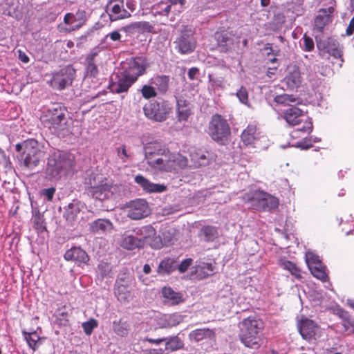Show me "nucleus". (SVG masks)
Wrapping results in <instances>:
<instances>
[{"label":"nucleus","instance_id":"obj_1","mask_svg":"<svg viewBox=\"0 0 354 354\" xmlns=\"http://www.w3.org/2000/svg\"><path fill=\"white\" fill-rule=\"evenodd\" d=\"M75 165V156L66 151L56 149L50 150L46 173L53 180H58Z\"/></svg>","mask_w":354,"mask_h":354},{"label":"nucleus","instance_id":"obj_2","mask_svg":"<svg viewBox=\"0 0 354 354\" xmlns=\"http://www.w3.org/2000/svg\"><path fill=\"white\" fill-rule=\"evenodd\" d=\"M16 151L19 153V158L24 166L33 169L39 165L45 153L41 149L40 145L35 139H28L15 146Z\"/></svg>","mask_w":354,"mask_h":354},{"label":"nucleus","instance_id":"obj_3","mask_svg":"<svg viewBox=\"0 0 354 354\" xmlns=\"http://www.w3.org/2000/svg\"><path fill=\"white\" fill-rule=\"evenodd\" d=\"M239 328L241 342L247 347L258 348L261 340L260 333L264 328V323L262 320L249 317L239 324Z\"/></svg>","mask_w":354,"mask_h":354},{"label":"nucleus","instance_id":"obj_4","mask_svg":"<svg viewBox=\"0 0 354 354\" xmlns=\"http://www.w3.org/2000/svg\"><path fill=\"white\" fill-rule=\"evenodd\" d=\"M155 234V230L151 225L136 227L126 230L122 235L120 245L128 250L144 247L145 241Z\"/></svg>","mask_w":354,"mask_h":354},{"label":"nucleus","instance_id":"obj_5","mask_svg":"<svg viewBox=\"0 0 354 354\" xmlns=\"http://www.w3.org/2000/svg\"><path fill=\"white\" fill-rule=\"evenodd\" d=\"M197 45L196 38L191 28L183 26L178 30L173 41L175 51L181 55H189L194 52Z\"/></svg>","mask_w":354,"mask_h":354},{"label":"nucleus","instance_id":"obj_6","mask_svg":"<svg viewBox=\"0 0 354 354\" xmlns=\"http://www.w3.org/2000/svg\"><path fill=\"white\" fill-rule=\"evenodd\" d=\"M46 119L44 121L46 127L54 129L55 131L64 130L68 122V111L64 106L56 103L48 108Z\"/></svg>","mask_w":354,"mask_h":354},{"label":"nucleus","instance_id":"obj_7","mask_svg":"<svg viewBox=\"0 0 354 354\" xmlns=\"http://www.w3.org/2000/svg\"><path fill=\"white\" fill-rule=\"evenodd\" d=\"M209 131L212 138L221 145L226 144L231 135L230 128L227 120L219 114L212 115Z\"/></svg>","mask_w":354,"mask_h":354},{"label":"nucleus","instance_id":"obj_8","mask_svg":"<svg viewBox=\"0 0 354 354\" xmlns=\"http://www.w3.org/2000/svg\"><path fill=\"white\" fill-rule=\"evenodd\" d=\"M284 118L289 124L299 126L295 131L310 132L313 129L311 120L303 113V111L295 106L286 111Z\"/></svg>","mask_w":354,"mask_h":354},{"label":"nucleus","instance_id":"obj_9","mask_svg":"<svg viewBox=\"0 0 354 354\" xmlns=\"http://www.w3.org/2000/svg\"><path fill=\"white\" fill-rule=\"evenodd\" d=\"M75 77V70L69 65L53 73L50 84L55 89L63 90L71 85Z\"/></svg>","mask_w":354,"mask_h":354},{"label":"nucleus","instance_id":"obj_10","mask_svg":"<svg viewBox=\"0 0 354 354\" xmlns=\"http://www.w3.org/2000/svg\"><path fill=\"white\" fill-rule=\"evenodd\" d=\"M145 116L156 122H162L167 118L170 108L165 102H153L143 107Z\"/></svg>","mask_w":354,"mask_h":354},{"label":"nucleus","instance_id":"obj_11","mask_svg":"<svg viewBox=\"0 0 354 354\" xmlns=\"http://www.w3.org/2000/svg\"><path fill=\"white\" fill-rule=\"evenodd\" d=\"M127 67L123 72L136 82L138 77L142 75L147 67V60L143 57L131 58L127 62Z\"/></svg>","mask_w":354,"mask_h":354},{"label":"nucleus","instance_id":"obj_12","mask_svg":"<svg viewBox=\"0 0 354 354\" xmlns=\"http://www.w3.org/2000/svg\"><path fill=\"white\" fill-rule=\"evenodd\" d=\"M149 214L148 203L144 199L132 201L127 206V216L132 220H140Z\"/></svg>","mask_w":354,"mask_h":354},{"label":"nucleus","instance_id":"obj_13","mask_svg":"<svg viewBox=\"0 0 354 354\" xmlns=\"http://www.w3.org/2000/svg\"><path fill=\"white\" fill-rule=\"evenodd\" d=\"M215 39L217 41L218 48L221 53H228L232 50L234 44L238 39L232 33L226 30L216 32L214 35Z\"/></svg>","mask_w":354,"mask_h":354},{"label":"nucleus","instance_id":"obj_14","mask_svg":"<svg viewBox=\"0 0 354 354\" xmlns=\"http://www.w3.org/2000/svg\"><path fill=\"white\" fill-rule=\"evenodd\" d=\"M298 327L302 337L308 341L316 339L319 336V326L311 319H302L299 322Z\"/></svg>","mask_w":354,"mask_h":354},{"label":"nucleus","instance_id":"obj_15","mask_svg":"<svg viewBox=\"0 0 354 354\" xmlns=\"http://www.w3.org/2000/svg\"><path fill=\"white\" fill-rule=\"evenodd\" d=\"M190 167H205L214 160L212 153L203 149H193L189 152Z\"/></svg>","mask_w":354,"mask_h":354},{"label":"nucleus","instance_id":"obj_16","mask_svg":"<svg viewBox=\"0 0 354 354\" xmlns=\"http://www.w3.org/2000/svg\"><path fill=\"white\" fill-rule=\"evenodd\" d=\"M116 81L109 84V89L113 93H127L129 88L136 82L123 71L116 76Z\"/></svg>","mask_w":354,"mask_h":354},{"label":"nucleus","instance_id":"obj_17","mask_svg":"<svg viewBox=\"0 0 354 354\" xmlns=\"http://www.w3.org/2000/svg\"><path fill=\"white\" fill-rule=\"evenodd\" d=\"M112 189V185L107 183H102L97 185L91 184L88 187V193L93 198L102 201L112 196L113 194Z\"/></svg>","mask_w":354,"mask_h":354},{"label":"nucleus","instance_id":"obj_18","mask_svg":"<svg viewBox=\"0 0 354 354\" xmlns=\"http://www.w3.org/2000/svg\"><path fill=\"white\" fill-rule=\"evenodd\" d=\"M64 257L66 261H73L79 266L87 265L90 260L86 252L80 247H73L66 250Z\"/></svg>","mask_w":354,"mask_h":354},{"label":"nucleus","instance_id":"obj_19","mask_svg":"<svg viewBox=\"0 0 354 354\" xmlns=\"http://www.w3.org/2000/svg\"><path fill=\"white\" fill-rule=\"evenodd\" d=\"M243 199L253 209L264 210L266 208V192L263 191L256 190L245 194Z\"/></svg>","mask_w":354,"mask_h":354},{"label":"nucleus","instance_id":"obj_20","mask_svg":"<svg viewBox=\"0 0 354 354\" xmlns=\"http://www.w3.org/2000/svg\"><path fill=\"white\" fill-rule=\"evenodd\" d=\"M189 339L192 342L206 341L212 344L216 342V333L214 329L208 328H198L189 333Z\"/></svg>","mask_w":354,"mask_h":354},{"label":"nucleus","instance_id":"obj_21","mask_svg":"<svg viewBox=\"0 0 354 354\" xmlns=\"http://www.w3.org/2000/svg\"><path fill=\"white\" fill-rule=\"evenodd\" d=\"M145 158L146 160L165 156L169 149L162 143L151 142L144 146Z\"/></svg>","mask_w":354,"mask_h":354},{"label":"nucleus","instance_id":"obj_22","mask_svg":"<svg viewBox=\"0 0 354 354\" xmlns=\"http://www.w3.org/2000/svg\"><path fill=\"white\" fill-rule=\"evenodd\" d=\"M268 46L269 44H267V65H273V68H267V77H271V75H277L279 66L278 57L281 56V53L279 49H273Z\"/></svg>","mask_w":354,"mask_h":354},{"label":"nucleus","instance_id":"obj_23","mask_svg":"<svg viewBox=\"0 0 354 354\" xmlns=\"http://www.w3.org/2000/svg\"><path fill=\"white\" fill-rule=\"evenodd\" d=\"M285 81L290 89L298 88L302 82L299 68L296 65H290L287 68Z\"/></svg>","mask_w":354,"mask_h":354},{"label":"nucleus","instance_id":"obj_24","mask_svg":"<svg viewBox=\"0 0 354 354\" xmlns=\"http://www.w3.org/2000/svg\"><path fill=\"white\" fill-rule=\"evenodd\" d=\"M335 9L333 6L322 8L315 19V26L319 31H322L324 26L332 21L333 13Z\"/></svg>","mask_w":354,"mask_h":354},{"label":"nucleus","instance_id":"obj_25","mask_svg":"<svg viewBox=\"0 0 354 354\" xmlns=\"http://www.w3.org/2000/svg\"><path fill=\"white\" fill-rule=\"evenodd\" d=\"M135 182L146 192L162 193L167 190V186L164 184L153 183L141 175L135 177Z\"/></svg>","mask_w":354,"mask_h":354},{"label":"nucleus","instance_id":"obj_26","mask_svg":"<svg viewBox=\"0 0 354 354\" xmlns=\"http://www.w3.org/2000/svg\"><path fill=\"white\" fill-rule=\"evenodd\" d=\"M317 47L325 48L331 56L337 59H341V62H343L342 50L339 44L335 39L328 38L324 41H319L317 42Z\"/></svg>","mask_w":354,"mask_h":354},{"label":"nucleus","instance_id":"obj_27","mask_svg":"<svg viewBox=\"0 0 354 354\" xmlns=\"http://www.w3.org/2000/svg\"><path fill=\"white\" fill-rule=\"evenodd\" d=\"M147 163L156 171L167 172L172 171V166L168 153H166L165 156L147 160Z\"/></svg>","mask_w":354,"mask_h":354},{"label":"nucleus","instance_id":"obj_28","mask_svg":"<svg viewBox=\"0 0 354 354\" xmlns=\"http://www.w3.org/2000/svg\"><path fill=\"white\" fill-rule=\"evenodd\" d=\"M84 204L80 201L73 200L65 208L64 217L71 224L77 219L80 212L84 208Z\"/></svg>","mask_w":354,"mask_h":354},{"label":"nucleus","instance_id":"obj_29","mask_svg":"<svg viewBox=\"0 0 354 354\" xmlns=\"http://www.w3.org/2000/svg\"><path fill=\"white\" fill-rule=\"evenodd\" d=\"M123 7L124 6H120V4L118 3H113L111 6H107L109 18L111 21L131 17V14Z\"/></svg>","mask_w":354,"mask_h":354},{"label":"nucleus","instance_id":"obj_30","mask_svg":"<svg viewBox=\"0 0 354 354\" xmlns=\"http://www.w3.org/2000/svg\"><path fill=\"white\" fill-rule=\"evenodd\" d=\"M90 231L96 234H102L112 229V223L109 219L99 218L89 224Z\"/></svg>","mask_w":354,"mask_h":354},{"label":"nucleus","instance_id":"obj_31","mask_svg":"<svg viewBox=\"0 0 354 354\" xmlns=\"http://www.w3.org/2000/svg\"><path fill=\"white\" fill-rule=\"evenodd\" d=\"M174 233L170 230H164L161 233V236H156L151 245L156 248L160 249L163 245H169L174 240Z\"/></svg>","mask_w":354,"mask_h":354},{"label":"nucleus","instance_id":"obj_32","mask_svg":"<svg viewBox=\"0 0 354 354\" xmlns=\"http://www.w3.org/2000/svg\"><path fill=\"white\" fill-rule=\"evenodd\" d=\"M177 268V261L173 258H165L160 261L158 268V274H169L174 271Z\"/></svg>","mask_w":354,"mask_h":354},{"label":"nucleus","instance_id":"obj_33","mask_svg":"<svg viewBox=\"0 0 354 354\" xmlns=\"http://www.w3.org/2000/svg\"><path fill=\"white\" fill-rule=\"evenodd\" d=\"M170 77L168 75H157L151 79V84L154 85L160 94H165L169 89Z\"/></svg>","mask_w":354,"mask_h":354},{"label":"nucleus","instance_id":"obj_34","mask_svg":"<svg viewBox=\"0 0 354 354\" xmlns=\"http://www.w3.org/2000/svg\"><path fill=\"white\" fill-rule=\"evenodd\" d=\"M165 351L172 353L184 347V342L178 335L165 337Z\"/></svg>","mask_w":354,"mask_h":354},{"label":"nucleus","instance_id":"obj_35","mask_svg":"<svg viewBox=\"0 0 354 354\" xmlns=\"http://www.w3.org/2000/svg\"><path fill=\"white\" fill-rule=\"evenodd\" d=\"M215 267L212 263L201 262L196 268L195 272L199 279H205L214 272Z\"/></svg>","mask_w":354,"mask_h":354},{"label":"nucleus","instance_id":"obj_36","mask_svg":"<svg viewBox=\"0 0 354 354\" xmlns=\"http://www.w3.org/2000/svg\"><path fill=\"white\" fill-rule=\"evenodd\" d=\"M169 161H171L172 170L183 169L188 165L187 158L180 153H168Z\"/></svg>","mask_w":354,"mask_h":354},{"label":"nucleus","instance_id":"obj_37","mask_svg":"<svg viewBox=\"0 0 354 354\" xmlns=\"http://www.w3.org/2000/svg\"><path fill=\"white\" fill-rule=\"evenodd\" d=\"M199 237L206 242H212L218 236L216 227L213 226L203 227L199 232Z\"/></svg>","mask_w":354,"mask_h":354},{"label":"nucleus","instance_id":"obj_38","mask_svg":"<svg viewBox=\"0 0 354 354\" xmlns=\"http://www.w3.org/2000/svg\"><path fill=\"white\" fill-rule=\"evenodd\" d=\"M86 21V12L77 10L75 14L66 13L64 17V22L66 25H72L75 22L85 23Z\"/></svg>","mask_w":354,"mask_h":354},{"label":"nucleus","instance_id":"obj_39","mask_svg":"<svg viewBox=\"0 0 354 354\" xmlns=\"http://www.w3.org/2000/svg\"><path fill=\"white\" fill-rule=\"evenodd\" d=\"M162 294L167 302H169L171 305H176L183 301L182 295L174 291L171 288L164 287Z\"/></svg>","mask_w":354,"mask_h":354},{"label":"nucleus","instance_id":"obj_40","mask_svg":"<svg viewBox=\"0 0 354 354\" xmlns=\"http://www.w3.org/2000/svg\"><path fill=\"white\" fill-rule=\"evenodd\" d=\"M22 333L29 347L33 351H35L41 344V338L39 336L37 332L33 331L28 333L23 330Z\"/></svg>","mask_w":354,"mask_h":354},{"label":"nucleus","instance_id":"obj_41","mask_svg":"<svg viewBox=\"0 0 354 354\" xmlns=\"http://www.w3.org/2000/svg\"><path fill=\"white\" fill-rule=\"evenodd\" d=\"M129 325L127 322L123 319L115 320L113 322V329L114 332L119 336L124 337L127 335L129 332Z\"/></svg>","mask_w":354,"mask_h":354},{"label":"nucleus","instance_id":"obj_42","mask_svg":"<svg viewBox=\"0 0 354 354\" xmlns=\"http://www.w3.org/2000/svg\"><path fill=\"white\" fill-rule=\"evenodd\" d=\"M97 53L88 55L86 58V75L90 77H96L98 74V68L94 62V58L97 56Z\"/></svg>","mask_w":354,"mask_h":354},{"label":"nucleus","instance_id":"obj_43","mask_svg":"<svg viewBox=\"0 0 354 354\" xmlns=\"http://www.w3.org/2000/svg\"><path fill=\"white\" fill-rule=\"evenodd\" d=\"M274 100L277 104L290 105V107L294 106L292 104H298L301 102L300 98L295 97L292 95H289L287 94L277 95L274 97Z\"/></svg>","mask_w":354,"mask_h":354},{"label":"nucleus","instance_id":"obj_44","mask_svg":"<svg viewBox=\"0 0 354 354\" xmlns=\"http://www.w3.org/2000/svg\"><path fill=\"white\" fill-rule=\"evenodd\" d=\"M115 295L120 301H128L130 297V292L126 285L120 284L118 281L115 288Z\"/></svg>","mask_w":354,"mask_h":354},{"label":"nucleus","instance_id":"obj_45","mask_svg":"<svg viewBox=\"0 0 354 354\" xmlns=\"http://www.w3.org/2000/svg\"><path fill=\"white\" fill-rule=\"evenodd\" d=\"M312 274L316 278L322 280V281H326L328 276L326 272V268L322 265V263H319V265L313 266L308 268Z\"/></svg>","mask_w":354,"mask_h":354},{"label":"nucleus","instance_id":"obj_46","mask_svg":"<svg viewBox=\"0 0 354 354\" xmlns=\"http://www.w3.org/2000/svg\"><path fill=\"white\" fill-rule=\"evenodd\" d=\"M171 5L172 3H169L168 0L166 1H160L153 6V10L157 15L167 16L171 10Z\"/></svg>","mask_w":354,"mask_h":354},{"label":"nucleus","instance_id":"obj_47","mask_svg":"<svg viewBox=\"0 0 354 354\" xmlns=\"http://www.w3.org/2000/svg\"><path fill=\"white\" fill-rule=\"evenodd\" d=\"M257 128L254 125H249L241 135V139L246 145L251 144L252 140L256 138Z\"/></svg>","mask_w":354,"mask_h":354},{"label":"nucleus","instance_id":"obj_48","mask_svg":"<svg viewBox=\"0 0 354 354\" xmlns=\"http://www.w3.org/2000/svg\"><path fill=\"white\" fill-rule=\"evenodd\" d=\"M33 227L38 232H42L46 230L44 215L39 211L36 212L32 216Z\"/></svg>","mask_w":354,"mask_h":354},{"label":"nucleus","instance_id":"obj_49","mask_svg":"<svg viewBox=\"0 0 354 354\" xmlns=\"http://www.w3.org/2000/svg\"><path fill=\"white\" fill-rule=\"evenodd\" d=\"M183 320L180 315L178 314H171L165 317L163 327L171 328L178 325Z\"/></svg>","mask_w":354,"mask_h":354},{"label":"nucleus","instance_id":"obj_50","mask_svg":"<svg viewBox=\"0 0 354 354\" xmlns=\"http://www.w3.org/2000/svg\"><path fill=\"white\" fill-rule=\"evenodd\" d=\"M97 272L102 279L112 277V267L109 263L100 262L97 266Z\"/></svg>","mask_w":354,"mask_h":354},{"label":"nucleus","instance_id":"obj_51","mask_svg":"<svg viewBox=\"0 0 354 354\" xmlns=\"http://www.w3.org/2000/svg\"><path fill=\"white\" fill-rule=\"evenodd\" d=\"M281 266L284 270L289 271L293 276L297 278H301L300 270L294 263L289 261H284L281 262Z\"/></svg>","mask_w":354,"mask_h":354},{"label":"nucleus","instance_id":"obj_52","mask_svg":"<svg viewBox=\"0 0 354 354\" xmlns=\"http://www.w3.org/2000/svg\"><path fill=\"white\" fill-rule=\"evenodd\" d=\"M306 262L308 268L316 265L319 266V263H322L319 257L310 251L306 253Z\"/></svg>","mask_w":354,"mask_h":354},{"label":"nucleus","instance_id":"obj_53","mask_svg":"<svg viewBox=\"0 0 354 354\" xmlns=\"http://www.w3.org/2000/svg\"><path fill=\"white\" fill-rule=\"evenodd\" d=\"M279 201L278 198L267 194V210L274 211L278 208Z\"/></svg>","mask_w":354,"mask_h":354},{"label":"nucleus","instance_id":"obj_54","mask_svg":"<svg viewBox=\"0 0 354 354\" xmlns=\"http://www.w3.org/2000/svg\"><path fill=\"white\" fill-rule=\"evenodd\" d=\"M141 93L145 99L154 97L157 95V92L156 91L155 88L149 85H144L141 89Z\"/></svg>","mask_w":354,"mask_h":354},{"label":"nucleus","instance_id":"obj_55","mask_svg":"<svg viewBox=\"0 0 354 354\" xmlns=\"http://www.w3.org/2000/svg\"><path fill=\"white\" fill-rule=\"evenodd\" d=\"M82 326L84 333L89 335L93 333V329L97 326V322L94 319H90L88 322L82 323Z\"/></svg>","mask_w":354,"mask_h":354},{"label":"nucleus","instance_id":"obj_56","mask_svg":"<svg viewBox=\"0 0 354 354\" xmlns=\"http://www.w3.org/2000/svg\"><path fill=\"white\" fill-rule=\"evenodd\" d=\"M236 95L241 103L248 104V92L245 87L241 86L236 93Z\"/></svg>","mask_w":354,"mask_h":354},{"label":"nucleus","instance_id":"obj_57","mask_svg":"<svg viewBox=\"0 0 354 354\" xmlns=\"http://www.w3.org/2000/svg\"><path fill=\"white\" fill-rule=\"evenodd\" d=\"M116 152L118 158L121 160L122 162L124 163L129 158V154L127 153L126 147L121 145L116 148Z\"/></svg>","mask_w":354,"mask_h":354},{"label":"nucleus","instance_id":"obj_58","mask_svg":"<svg viewBox=\"0 0 354 354\" xmlns=\"http://www.w3.org/2000/svg\"><path fill=\"white\" fill-rule=\"evenodd\" d=\"M177 113L179 120H187L191 114V109L189 107H182L177 109Z\"/></svg>","mask_w":354,"mask_h":354},{"label":"nucleus","instance_id":"obj_59","mask_svg":"<svg viewBox=\"0 0 354 354\" xmlns=\"http://www.w3.org/2000/svg\"><path fill=\"white\" fill-rule=\"evenodd\" d=\"M120 31L124 32L127 35H133L138 31L136 22L131 23L120 28Z\"/></svg>","mask_w":354,"mask_h":354},{"label":"nucleus","instance_id":"obj_60","mask_svg":"<svg viewBox=\"0 0 354 354\" xmlns=\"http://www.w3.org/2000/svg\"><path fill=\"white\" fill-rule=\"evenodd\" d=\"M192 259H185L179 265L177 263L176 269H178L180 273H183L187 270L188 268L192 264Z\"/></svg>","mask_w":354,"mask_h":354},{"label":"nucleus","instance_id":"obj_61","mask_svg":"<svg viewBox=\"0 0 354 354\" xmlns=\"http://www.w3.org/2000/svg\"><path fill=\"white\" fill-rule=\"evenodd\" d=\"M55 192V187H49L43 189L41 190V195L47 199L48 201H51L53 198V196Z\"/></svg>","mask_w":354,"mask_h":354},{"label":"nucleus","instance_id":"obj_62","mask_svg":"<svg viewBox=\"0 0 354 354\" xmlns=\"http://www.w3.org/2000/svg\"><path fill=\"white\" fill-rule=\"evenodd\" d=\"M138 31L142 30L151 32L153 27L148 21H137Z\"/></svg>","mask_w":354,"mask_h":354},{"label":"nucleus","instance_id":"obj_63","mask_svg":"<svg viewBox=\"0 0 354 354\" xmlns=\"http://www.w3.org/2000/svg\"><path fill=\"white\" fill-rule=\"evenodd\" d=\"M304 44H303V49L306 51H311L314 48V41L313 39L306 36V35L303 38Z\"/></svg>","mask_w":354,"mask_h":354},{"label":"nucleus","instance_id":"obj_64","mask_svg":"<svg viewBox=\"0 0 354 354\" xmlns=\"http://www.w3.org/2000/svg\"><path fill=\"white\" fill-rule=\"evenodd\" d=\"M120 29L118 30H114L109 34H107L104 39H106L107 38H110L111 40L113 41H119L122 42V35L120 33Z\"/></svg>","mask_w":354,"mask_h":354}]
</instances>
